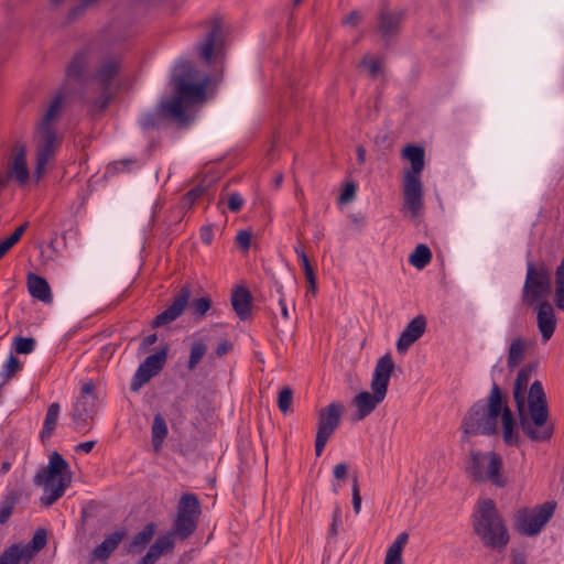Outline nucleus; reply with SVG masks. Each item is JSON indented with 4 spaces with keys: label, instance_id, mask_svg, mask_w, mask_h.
<instances>
[{
    "label": "nucleus",
    "instance_id": "nucleus-35",
    "mask_svg": "<svg viewBox=\"0 0 564 564\" xmlns=\"http://www.w3.org/2000/svg\"><path fill=\"white\" fill-rule=\"evenodd\" d=\"M527 344L522 338L512 340L508 352V368L514 369L525 357Z\"/></svg>",
    "mask_w": 564,
    "mask_h": 564
},
{
    "label": "nucleus",
    "instance_id": "nucleus-14",
    "mask_svg": "<svg viewBox=\"0 0 564 564\" xmlns=\"http://www.w3.org/2000/svg\"><path fill=\"white\" fill-rule=\"evenodd\" d=\"M98 411V398L93 381L83 383L80 395L76 400L72 411V419L78 431L89 430Z\"/></svg>",
    "mask_w": 564,
    "mask_h": 564
},
{
    "label": "nucleus",
    "instance_id": "nucleus-49",
    "mask_svg": "<svg viewBox=\"0 0 564 564\" xmlns=\"http://www.w3.org/2000/svg\"><path fill=\"white\" fill-rule=\"evenodd\" d=\"M293 401V391L290 387H283L279 392L278 406L282 413L291 411Z\"/></svg>",
    "mask_w": 564,
    "mask_h": 564
},
{
    "label": "nucleus",
    "instance_id": "nucleus-6",
    "mask_svg": "<svg viewBox=\"0 0 564 564\" xmlns=\"http://www.w3.org/2000/svg\"><path fill=\"white\" fill-rule=\"evenodd\" d=\"M393 370L394 361L390 354H386L377 360L370 383L372 393L362 391L352 399V404L357 409L356 420H364L384 400Z\"/></svg>",
    "mask_w": 564,
    "mask_h": 564
},
{
    "label": "nucleus",
    "instance_id": "nucleus-52",
    "mask_svg": "<svg viewBox=\"0 0 564 564\" xmlns=\"http://www.w3.org/2000/svg\"><path fill=\"white\" fill-rule=\"evenodd\" d=\"M351 495H352L354 511L356 513H359L360 508H361V496H360V488H359V481H358L357 476H354V478H352Z\"/></svg>",
    "mask_w": 564,
    "mask_h": 564
},
{
    "label": "nucleus",
    "instance_id": "nucleus-44",
    "mask_svg": "<svg viewBox=\"0 0 564 564\" xmlns=\"http://www.w3.org/2000/svg\"><path fill=\"white\" fill-rule=\"evenodd\" d=\"M207 345L203 340H196L191 346L189 359L187 362V369L194 370L200 362L203 357L206 355Z\"/></svg>",
    "mask_w": 564,
    "mask_h": 564
},
{
    "label": "nucleus",
    "instance_id": "nucleus-38",
    "mask_svg": "<svg viewBox=\"0 0 564 564\" xmlns=\"http://www.w3.org/2000/svg\"><path fill=\"white\" fill-rule=\"evenodd\" d=\"M432 260V252L426 245L420 243L409 257V262L416 269H424Z\"/></svg>",
    "mask_w": 564,
    "mask_h": 564
},
{
    "label": "nucleus",
    "instance_id": "nucleus-62",
    "mask_svg": "<svg viewBox=\"0 0 564 564\" xmlns=\"http://www.w3.org/2000/svg\"><path fill=\"white\" fill-rule=\"evenodd\" d=\"M199 236L204 243L209 245L214 237L212 227H209V226L202 227Z\"/></svg>",
    "mask_w": 564,
    "mask_h": 564
},
{
    "label": "nucleus",
    "instance_id": "nucleus-63",
    "mask_svg": "<svg viewBox=\"0 0 564 564\" xmlns=\"http://www.w3.org/2000/svg\"><path fill=\"white\" fill-rule=\"evenodd\" d=\"M231 349H232V345L229 341L224 340L220 344H218V346H217V348L215 350V354L218 357H223L226 354H228Z\"/></svg>",
    "mask_w": 564,
    "mask_h": 564
},
{
    "label": "nucleus",
    "instance_id": "nucleus-3",
    "mask_svg": "<svg viewBox=\"0 0 564 564\" xmlns=\"http://www.w3.org/2000/svg\"><path fill=\"white\" fill-rule=\"evenodd\" d=\"M473 529L485 547L497 552H502L510 541L503 518L490 498L477 501L473 513Z\"/></svg>",
    "mask_w": 564,
    "mask_h": 564
},
{
    "label": "nucleus",
    "instance_id": "nucleus-27",
    "mask_svg": "<svg viewBox=\"0 0 564 564\" xmlns=\"http://www.w3.org/2000/svg\"><path fill=\"white\" fill-rule=\"evenodd\" d=\"M197 523V519L176 514L171 533L180 540H186L195 532Z\"/></svg>",
    "mask_w": 564,
    "mask_h": 564
},
{
    "label": "nucleus",
    "instance_id": "nucleus-5",
    "mask_svg": "<svg viewBox=\"0 0 564 564\" xmlns=\"http://www.w3.org/2000/svg\"><path fill=\"white\" fill-rule=\"evenodd\" d=\"M34 485L44 488V495L40 498L41 505L50 507L55 503L70 486L72 471L63 456L53 452L50 455L48 465L42 467L34 476Z\"/></svg>",
    "mask_w": 564,
    "mask_h": 564
},
{
    "label": "nucleus",
    "instance_id": "nucleus-60",
    "mask_svg": "<svg viewBox=\"0 0 564 564\" xmlns=\"http://www.w3.org/2000/svg\"><path fill=\"white\" fill-rule=\"evenodd\" d=\"M347 473H348V466L345 463H339V464L335 465V467L333 469V474L336 479L345 478L347 476Z\"/></svg>",
    "mask_w": 564,
    "mask_h": 564
},
{
    "label": "nucleus",
    "instance_id": "nucleus-31",
    "mask_svg": "<svg viewBox=\"0 0 564 564\" xmlns=\"http://www.w3.org/2000/svg\"><path fill=\"white\" fill-rule=\"evenodd\" d=\"M220 34V26L218 24H214L212 30L206 35V39L204 43L199 44L197 47L199 50L200 57L206 62L210 63L213 55H214V48L217 37Z\"/></svg>",
    "mask_w": 564,
    "mask_h": 564
},
{
    "label": "nucleus",
    "instance_id": "nucleus-10",
    "mask_svg": "<svg viewBox=\"0 0 564 564\" xmlns=\"http://www.w3.org/2000/svg\"><path fill=\"white\" fill-rule=\"evenodd\" d=\"M198 69L191 62L180 63L173 74L174 95L188 107L205 99L209 78L196 83Z\"/></svg>",
    "mask_w": 564,
    "mask_h": 564
},
{
    "label": "nucleus",
    "instance_id": "nucleus-46",
    "mask_svg": "<svg viewBox=\"0 0 564 564\" xmlns=\"http://www.w3.org/2000/svg\"><path fill=\"white\" fill-rule=\"evenodd\" d=\"M152 377H154L153 372L151 373L150 370L140 365L131 379L130 390L138 392Z\"/></svg>",
    "mask_w": 564,
    "mask_h": 564
},
{
    "label": "nucleus",
    "instance_id": "nucleus-45",
    "mask_svg": "<svg viewBox=\"0 0 564 564\" xmlns=\"http://www.w3.org/2000/svg\"><path fill=\"white\" fill-rule=\"evenodd\" d=\"M152 377H154L153 372L151 373L150 370L140 365L131 379L130 390L138 392Z\"/></svg>",
    "mask_w": 564,
    "mask_h": 564
},
{
    "label": "nucleus",
    "instance_id": "nucleus-57",
    "mask_svg": "<svg viewBox=\"0 0 564 564\" xmlns=\"http://www.w3.org/2000/svg\"><path fill=\"white\" fill-rule=\"evenodd\" d=\"M355 194H356V185L352 182L346 184L345 188L340 193L339 203L346 204V203L352 200L355 197Z\"/></svg>",
    "mask_w": 564,
    "mask_h": 564
},
{
    "label": "nucleus",
    "instance_id": "nucleus-47",
    "mask_svg": "<svg viewBox=\"0 0 564 564\" xmlns=\"http://www.w3.org/2000/svg\"><path fill=\"white\" fill-rule=\"evenodd\" d=\"M22 366L20 360L13 356L10 355L7 364L4 365L2 371H1V378L3 379V383L10 381L15 375L21 370Z\"/></svg>",
    "mask_w": 564,
    "mask_h": 564
},
{
    "label": "nucleus",
    "instance_id": "nucleus-43",
    "mask_svg": "<svg viewBox=\"0 0 564 564\" xmlns=\"http://www.w3.org/2000/svg\"><path fill=\"white\" fill-rule=\"evenodd\" d=\"M165 120L160 113L159 106L154 112H147L140 119V126L143 130H159L163 127Z\"/></svg>",
    "mask_w": 564,
    "mask_h": 564
},
{
    "label": "nucleus",
    "instance_id": "nucleus-51",
    "mask_svg": "<svg viewBox=\"0 0 564 564\" xmlns=\"http://www.w3.org/2000/svg\"><path fill=\"white\" fill-rule=\"evenodd\" d=\"M205 188L200 185L189 189L182 198L184 206L192 207L194 203L203 196Z\"/></svg>",
    "mask_w": 564,
    "mask_h": 564
},
{
    "label": "nucleus",
    "instance_id": "nucleus-53",
    "mask_svg": "<svg viewBox=\"0 0 564 564\" xmlns=\"http://www.w3.org/2000/svg\"><path fill=\"white\" fill-rule=\"evenodd\" d=\"M29 227V223L25 221L23 223L22 225H20L14 231L13 234L8 237L4 242L7 243V246H9V248L11 249L15 243L19 242V240L21 239V237L23 236V234L25 232V230L28 229Z\"/></svg>",
    "mask_w": 564,
    "mask_h": 564
},
{
    "label": "nucleus",
    "instance_id": "nucleus-11",
    "mask_svg": "<svg viewBox=\"0 0 564 564\" xmlns=\"http://www.w3.org/2000/svg\"><path fill=\"white\" fill-rule=\"evenodd\" d=\"M551 291L552 280L547 265L542 261H528L522 301L531 306L547 297Z\"/></svg>",
    "mask_w": 564,
    "mask_h": 564
},
{
    "label": "nucleus",
    "instance_id": "nucleus-36",
    "mask_svg": "<svg viewBox=\"0 0 564 564\" xmlns=\"http://www.w3.org/2000/svg\"><path fill=\"white\" fill-rule=\"evenodd\" d=\"M294 251L301 262L305 279L310 284L313 293L316 291V275L313 265L311 264L305 251L301 246L294 247Z\"/></svg>",
    "mask_w": 564,
    "mask_h": 564
},
{
    "label": "nucleus",
    "instance_id": "nucleus-15",
    "mask_svg": "<svg viewBox=\"0 0 564 564\" xmlns=\"http://www.w3.org/2000/svg\"><path fill=\"white\" fill-rule=\"evenodd\" d=\"M404 17L403 10H393L388 3H381L377 12V32L384 41L397 37L401 32Z\"/></svg>",
    "mask_w": 564,
    "mask_h": 564
},
{
    "label": "nucleus",
    "instance_id": "nucleus-29",
    "mask_svg": "<svg viewBox=\"0 0 564 564\" xmlns=\"http://www.w3.org/2000/svg\"><path fill=\"white\" fill-rule=\"evenodd\" d=\"M176 514H183L184 517L198 520L200 514L198 498L194 494H184L178 501Z\"/></svg>",
    "mask_w": 564,
    "mask_h": 564
},
{
    "label": "nucleus",
    "instance_id": "nucleus-25",
    "mask_svg": "<svg viewBox=\"0 0 564 564\" xmlns=\"http://www.w3.org/2000/svg\"><path fill=\"white\" fill-rule=\"evenodd\" d=\"M502 421V437L508 446H519V433L516 430L513 414L507 402L503 403V411L500 414Z\"/></svg>",
    "mask_w": 564,
    "mask_h": 564
},
{
    "label": "nucleus",
    "instance_id": "nucleus-32",
    "mask_svg": "<svg viewBox=\"0 0 564 564\" xmlns=\"http://www.w3.org/2000/svg\"><path fill=\"white\" fill-rule=\"evenodd\" d=\"M59 404L57 402H54L48 405L47 412L45 415V420L43 423V429L41 431V440L45 441L46 438H50L55 431L58 415H59Z\"/></svg>",
    "mask_w": 564,
    "mask_h": 564
},
{
    "label": "nucleus",
    "instance_id": "nucleus-64",
    "mask_svg": "<svg viewBox=\"0 0 564 564\" xmlns=\"http://www.w3.org/2000/svg\"><path fill=\"white\" fill-rule=\"evenodd\" d=\"M159 557L153 554L150 550L143 555L137 564H155Z\"/></svg>",
    "mask_w": 564,
    "mask_h": 564
},
{
    "label": "nucleus",
    "instance_id": "nucleus-1",
    "mask_svg": "<svg viewBox=\"0 0 564 564\" xmlns=\"http://www.w3.org/2000/svg\"><path fill=\"white\" fill-rule=\"evenodd\" d=\"M503 403H506V394L497 383H494L487 399L475 402L463 417L462 442H467L469 436L474 435L496 434Z\"/></svg>",
    "mask_w": 564,
    "mask_h": 564
},
{
    "label": "nucleus",
    "instance_id": "nucleus-54",
    "mask_svg": "<svg viewBox=\"0 0 564 564\" xmlns=\"http://www.w3.org/2000/svg\"><path fill=\"white\" fill-rule=\"evenodd\" d=\"M252 234L247 230H240L236 236V243L242 250H248L251 246Z\"/></svg>",
    "mask_w": 564,
    "mask_h": 564
},
{
    "label": "nucleus",
    "instance_id": "nucleus-20",
    "mask_svg": "<svg viewBox=\"0 0 564 564\" xmlns=\"http://www.w3.org/2000/svg\"><path fill=\"white\" fill-rule=\"evenodd\" d=\"M231 306L240 321L251 317L252 295L245 286H236L231 292Z\"/></svg>",
    "mask_w": 564,
    "mask_h": 564
},
{
    "label": "nucleus",
    "instance_id": "nucleus-50",
    "mask_svg": "<svg viewBox=\"0 0 564 564\" xmlns=\"http://www.w3.org/2000/svg\"><path fill=\"white\" fill-rule=\"evenodd\" d=\"M35 348V340L31 337H17L14 350L17 354H30Z\"/></svg>",
    "mask_w": 564,
    "mask_h": 564
},
{
    "label": "nucleus",
    "instance_id": "nucleus-17",
    "mask_svg": "<svg viewBox=\"0 0 564 564\" xmlns=\"http://www.w3.org/2000/svg\"><path fill=\"white\" fill-rule=\"evenodd\" d=\"M426 317L417 315L411 319L397 340V350L404 354L426 330Z\"/></svg>",
    "mask_w": 564,
    "mask_h": 564
},
{
    "label": "nucleus",
    "instance_id": "nucleus-26",
    "mask_svg": "<svg viewBox=\"0 0 564 564\" xmlns=\"http://www.w3.org/2000/svg\"><path fill=\"white\" fill-rule=\"evenodd\" d=\"M8 175L21 185H24L28 182L30 173L26 164V153L23 147L15 153Z\"/></svg>",
    "mask_w": 564,
    "mask_h": 564
},
{
    "label": "nucleus",
    "instance_id": "nucleus-18",
    "mask_svg": "<svg viewBox=\"0 0 564 564\" xmlns=\"http://www.w3.org/2000/svg\"><path fill=\"white\" fill-rule=\"evenodd\" d=\"M158 106L165 121H174L180 127H185L189 123V116L186 112L188 106L175 95L167 100H162Z\"/></svg>",
    "mask_w": 564,
    "mask_h": 564
},
{
    "label": "nucleus",
    "instance_id": "nucleus-30",
    "mask_svg": "<svg viewBox=\"0 0 564 564\" xmlns=\"http://www.w3.org/2000/svg\"><path fill=\"white\" fill-rule=\"evenodd\" d=\"M169 433L165 419L160 414H155L151 427V441L154 452H159Z\"/></svg>",
    "mask_w": 564,
    "mask_h": 564
},
{
    "label": "nucleus",
    "instance_id": "nucleus-2",
    "mask_svg": "<svg viewBox=\"0 0 564 564\" xmlns=\"http://www.w3.org/2000/svg\"><path fill=\"white\" fill-rule=\"evenodd\" d=\"M528 408L525 410V394L523 406L517 408L519 426L523 434L532 442L549 441L554 432V425L549 421L546 395L541 381L535 380L528 392Z\"/></svg>",
    "mask_w": 564,
    "mask_h": 564
},
{
    "label": "nucleus",
    "instance_id": "nucleus-33",
    "mask_svg": "<svg viewBox=\"0 0 564 564\" xmlns=\"http://www.w3.org/2000/svg\"><path fill=\"white\" fill-rule=\"evenodd\" d=\"M21 561H30V553L21 550V544L14 543L0 555V564H19Z\"/></svg>",
    "mask_w": 564,
    "mask_h": 564
},
{
    "label": "nucleus",
    "instance_id": "nucleus-34",
    "mask_svg": "<svg viewBox=\"0 0 564 564\" xmlns=\"http://www.w3.org/2000/svg\"><path fill=\"white\" fill-rule=\"evenodd\" d=\"M20 494L15 490H10L2 498L0 502V524H6L13 513V510L19 502Z\"/></svg>",
    "mask_w": 564,
    "mask_h": 564
},
{
    "label": "nucleus",
    "instance_id": "nucleus-22",
    "mask_svg": "<svg viewBox=\"0 0 564 564\" xmlns=\"http://www.w3.org/2000/svg\"><path fill=\"white\" fill-rule=\"evenodd\" d=\"M156 532V524L150 522L143 529L134 534L131 541L126 545V551L129 554L135 555L142 553L149 543L152 541Z\"/></svg>",
    "mask_w": 564,
    "mask_h": 564
},
{
    "label": "nucleus",
    "instance_id": "nucleus-28",
    "mask_svg": "<svg viewBox=\"0 0 564 564\" xmlns=\"http://www.w3.org/2000/svg\"><path fill=\"white\" fill-rule=\"evenodd\" d=\"M409 540L406 532L400 533L388 547L383 564H403L402 552Z\"/></svg>",
    "mask_w": 564,
    "mask_h": 564
},
{
    "label": "nucleus",
    "instance_id": "nucleus-56",
    "mask_svg": "<svg viewBox=\"0 0 564 564\" xmlns=\"http://www.w3.org/2000/svg\"><path fill=\"white\" fill-rule=\"evenodd\" d=\"M361 63L368 68L369 75L372 78H376L381 72L380 62L377 59H368V57L365 56Z\"/></svg>",
    "mask_w": 564,
    "mask_h": 564
},
{
    "label": "nucleus",
    "instance_id": "nucleus-8",
    "mask_svg": "<svg viewBox=\"0 0 564 564\" xmlns=\"http://www.w3.org/2000/svg\"><path fill=\"white\" fill-rule=\"evenodd\" d=\"M465 470L475 482H489L497 488L508 485L502 457L496 452L470 451Z\"/></svg>",
    "mask_w": 564,
    "mask_h": 564
},
{
    "label": "nucleus",
    "instance_id": "nucleus-37",
    "mask_svg": "<svg viewBox=\"0 0 564 564\" xmlns=\"http://www.w3.org/2000/svg\"><path fill=\"white\" fill-rule=\"evenodd\" d=\"M87 66V53L78 52L70 59L66 68V75L69 78L80 79Z\"/></svg>",
    "mask_w": 564,
    "mask_h": 564
},
{
    "label": "nucleus",
    "instance_id": "nucleus-16",
    "mask_svg": "<svg viewBox=\"0 0 564 564\" xmlns=\"http://www.w3.org/2000/svg\"><path fill=\"white\" fill-rule=\"evenodd\" d=\"M192 290L189 284L183 285L174 296L172 304L162 313L155 316L151 326L158 328L167 325L178 318L189 303Z\"/></svg>",
    "mask_w": 564,
    "mask_h": 564
},
{
    "label": "nucleus",
    "instance_id": "nucleus-21",
    "mask_svg": "<svg viewBox=\"0 0 564 564\" xmlns=\"http://www.w3.org/2000/svg\"><path fill=\"white\" fill-rule=\"evenodd\" d=\"M126 529L117 530L108 534L105 540L91 552V560L106 561L126 538Z\"/></svg>",
    "mask_w": 564,
    "mask_h": 564
},
{
    "label": "nucleus",
    "instance_id": "nucleus-48",
    "mask_svg": "<svg viewBox=\"0 0 564 564\" xmlns=\"http://www.w3.org/2000/svg\"><path fill=\"white\" fill-rule=\"evenodd\" d=\"M212 307V300L209 296H203L199 299H195L191 304L192 315L196 318H203L205 314Z\"/></svg>",
    "mask_w": 564,
    "mask_h": 564
},
{
    "label": "nucleus",
    "instance_id": "nucleus-13",
    "mask_svg": "<svg viewBox=\"0 0 564 564\" xmlns=\"http://www.w3.org/2000/svg\"><path fill=\"white\" fill-rule=\"evenodd\" d=\"M345 406L341 402H330L317 412V432L315 437V454L321 456L328 440L339 427Z\"/></svg>",
    "mask_w": 564,
    "mask_h": 564
},
{
    "label": "nucleus",
    "instance_id": "nucleus-41",
    "mask_svg": "<svg viewBox=\"0 0 564 564\" xmlns=\"http://www.w3.org/2000/svg\"><path fill=\"white\" fill-rule=\"evenodd\" d=\"M47 542V532L43 528H39L31 541L26 545H21V550H26L30 553V560L35 553L44 549Z\"/></svg>",
    "mask_w": 564,
    "mask_h": 564
},
{
    "label": "nucleus",
    "instance_id": "nucleus-24",
    "mask_svg": "<svg viewBox=\"0 0 564 564\" xmlns=\"http://www.w3.org/2000/svg\"><path fill=\"white\" fill-rule=\"evenodd\" d=\"M28 289L32 297L42 301L43 303L50 304L53 301V295L48 282L35 274L29 273L28 275Z\"/></svg>",
    "mask_w": 564,
    "mask_h": 564
},
{
    "label": "nucleus",
    "instance_id": "nucleus-9",
    "mask_svg": "<svg viewBox=\"0 0 564 564\" xmlns=\"http://www.w3.org/2000/svg\"><path fill=\"white\" fill-rule=\"evenodd\" d=\"M122 67V61L119 56H106L96 67L91 80L100 89L96 98L85 97V102L90 106L93 113L104 112L112 99L111 86L115 78L119 75Z\"/></svg>",
    "mask_w": 564,
    "mask_h": 564
},
{
    "label": "nucleus",
    "instance_id": "nucleus-58",
    "mask_svg": "<svg viewBox=\"0 0 564 564\" xmlns=\"http://www.w3.org/2000/svg\"><path fill=\"white\" fill-rule=\"evenodd\" d=\"M243 205V198L239 193H232L228 197V208L232 213H238Z\"/></svg>",
    "mask_w": 564,
    "mask_h": 564
},
{
    "label": "nucleus",
    "instance_id": "nucleus-4",
    "mask_svg": "<svg viewBox=\"0 0 564 564\" xmlns=\"http://www.w3.org/2000/svg\"><path fill=\"white\" fill-rule=\"evenodd\" d=\"M63 101L64 96L62 94L56 95L37 126L36 166L34 171L37 181L44 175L47 163L55 156L62 144V137H58L53 122L59 117Z\"/></svg>",
    "mask_w": 564,
    "mask_h": 564
},
{
    "label": "nucleus",
    "instance_id": "nucleus-61",
    "mask_svg": "<svg viewBox=\"0 0 564 564\" xmlns=\"http://www.w3.org/2000/svg\"><path fill=\"white\" fill-rule=\"evenodd\" d=\"M511 562L512 564H527V554L523 551L512 550Z\"/></svg>",
    "mask_w": 564,
    "mask_h": 564
},
{
    "label": "nucleus",
    "instance_id": "nucleus-7",
    "mask_svg": "<svg viewBox=\"0 0 564 564\" xmlns=\"http://www.w3.org/2000/svg\"><path fill=\"white\" fill-rule=\"evenodd\" d=\"M402 154L411 162V170L406 171L404 176V208L411 213L412 217H416L424 205L423 184L420 174L425 166V151L420 145L408 144Z\"/></svg>",
    "mask_w": 564,
    "mask_h": 564
},
{
    "label": "nucleus",
    "instance_id": "nucleus-42",
    "mask_svg": "<svg viewBox=\"0 0 564 564\" xmlns=\"http://www.w3.org/2000/svg\"><path fill=\"white\" fill-rule=\"evenodd\" d=\"M554 303L557 308L564 310V258L555 270Z\"/></svg>",
    "mask_w": 564,
    "mask_h": 564
},
{
    "label": "nucleus",
    "instance_id": "nucleus-55",
    "mask_svg": "<svg viewBox=\"0 0 564 564\" xmlns=\"http://www.w3.org/2000/svg\"><path fill=\"white\" fill-rule=\"evenodd\" d=\"M341 508L339 505L335 506L334 512H333V521L329 528V534L332 536H336L338 533V527L341 524Z\"/></svg>",
    "mask_w": 564,
    "mask_h": 564
},
{
    "label": "nucleus",
    "instance_id": "nucleus-19",
    "mask_svg": "<svg viewBox=\"0 0 564 564\" xmlns=\"http://www.w3.org/2000/svg\"><path fill=\"white\" fill-rule=\"evenodd\" d=\"M538 328L542 336L543 343L550 340L553 336L555 327H556V317L554 314V310L549 302H541L538 305Z\"/></svg>",
    "mask_w": 564,
    "mask_h": 564
},
{
    "label": "nucleus",
    "instance_id": "nucleus-59",
    "mask_svg": "<svg viewBox=\"0 0 564 564\" xmlns=\"http://www.w3.org/2000/svg\"><path fill=\"white\" fill-rule=\"evenodd\" d=\"M362 20V15L359 11L357 10H352L346 18H345V21L344 23L345 24H348V25H351V26H357Z\"/></svg>",
    "mask_w": 564,
    "mask_h": 564
},
{
    "label": "nucleus",
    "instance_id": "nucleus-23",
    "mask_svg": "<svg viewBox=\"0 0 564 564\" xmlns=\"http://www.w3.org/2000/svg\"><path fill=\"white\" fill-rule=\"evenodd\" d=\"M535 369L536 364L530 362L522 367L517 375L513 387V398L517 408L521 409V406H523V394H527L530 378Z\"/></svg>",
    "mask_w": 564,
    "mask_h": 564
},
{
    "label": "nucleus",
    "instance_id": "nucleus-40",
    "mask_svg": "<svg viewBox=\"0 0 564 564\" xmlns=\"http://www.w3.org/2000/svg\"><path fill=\"white\" fill-rule=\"evenodd\" d=\"M166 357H167V349L163 348V349L148 356L143 360L141 366H143L144 368L150 370L151 373L153 372V375L155 376L163 369V367L166 362Z\"/></svg>",
    "mask_w": 564,
    "mask_h": 564
},
{
    "label": "nucleus",
    "instance_id": "nucleus-39",
    "mask_svg": "<svg viewBox=\"0 0 564 564\" xmlns=\"http://www.w3.org/2000/svg\"><path fill=\"white\" fill-rule=\"evenodd\" d=\"M174 546L175 536L171 532H167L158 536L154 543L150 545L149 550L160 558L162 554L172 552Z\"/></svg>",
    "mask_w": 564,
    "mask_h": 564
},
{
    "label": "nucleus",
    "instance_id": "nucleus-12",
    "mask_svg": "<svg viewBox=\"0 0 564 564\" xmlns=\"http://www.w3.org/2000/svg\"><path fill=\"white\" fill-rule=\"evenodd\" d=\"M556 503L546 501L534 508H520L513 516V528L523 536L538 535L554 514Z\"/></svg>",
    "mask_w": 564,
    "mask_h": 564
}]
</instances>
